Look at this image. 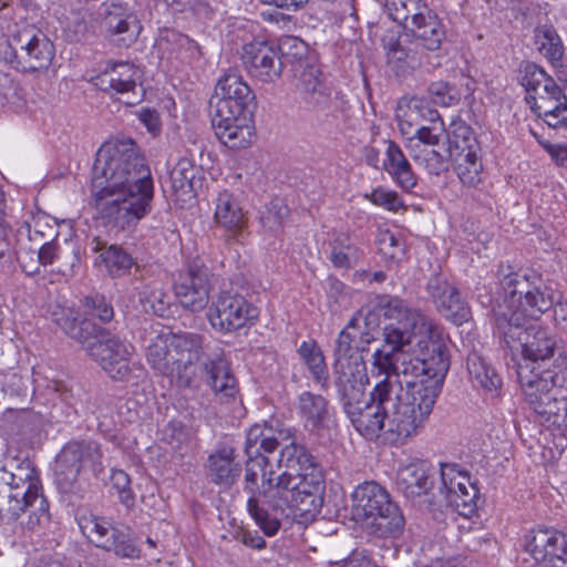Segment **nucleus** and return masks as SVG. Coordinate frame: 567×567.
<instances>
[{
	"mask_svg": "<svg viewBox=\"0 0 567 567\" xmlns=\"http://www.w3.org/2000/svg\"><path fill=\"white\" fill-rule=\"evenodd\" d=\"M379 250L391 260H400L403 256V246L393 233L385 231L380 235Z\"/></svg>",
	"mask_w": 567,
	"mask_h": 567,
	"instance_id": "052dcab7",
	"label": "nucleus"
},
{
	"mask_svg": "<svg viewBox=\"0 0 567 567\" xmlns=\"http://www.w3.org/2000/svg\"><path fill=\"white\" fill-rule=\"evenodd\" d=\"M299 89L306 94L307 102L318 113H322L324 131H331L337 126L336 97H332L331 89L322 80L321 71L313 65H307L300 72L298 79Z\"/></svg>",
	"mask_w": 567,
	"mask_h": 567,
	"instance_id": "2eb2a0df",
	"label": "nucleus"
},
{
	"mask_svg": "<svg viewBox=\"0 0 567 567\" xmlns=\"http://www.w3.org/2000/svg\"><path fill=\"white\" fill-rule=\"evenodd\" d=\"M13 43H9L8 48L13 50L10 63L16 69L37 71L48 68L53 59V44L41 33L23 30L13 38Z\"/></svg>",
	"mask_w": 567,
	"mask_h": 567,
	"instance_id": "4468645a",
	"label": "nucleus"
},
{
	"mask_svg": "<svg viewBox=\"0 0 567 567\" xmlns=\"http://www.w3.org/2000/svg\"><path fill=\"white\" fill-rule=\"evenodd\" d=\"M141 79V71L134 64L113 62L107 63L106 68L93 79V83L111 95L124 96L123 103L126 105H135L142 97L136 91Z\"/></svg>",
	"mask_w": 567,
	"mask_h": 567,
	"instance_id": "dca6fc26",
	"label": "nucleus"
},
{
	"mask_svg": "<svg viewBox=\"0 0 567 567\" xmlns=\"http://www.w3.org/2000/svg\"><path fill=\"white\" fill-rule=\"evenodd\" d=\"M441 480L443 487L440 489V492L445 495L446 501L453 497L454 493H470V487H475L470 483V480L466 475H463L461 472L455 470L454 465H441Z\"/></svg>",
	"mask_w": 567,
	"mask_h": 567,
	"instance_id": "37998d69",
	"label": "nucleus"
},
{
	"mask_svg": "<svg viewBox=\"0 0 567 567\" xmlns=\"http://www.w3.org/2000/svg\"><path fill=\"white\" fill-rule=\"evenodd\" d=\"M471 492H464V494L458 493L446 501L451 506H453L460 515L470 516L476 509L477 502V489L476 487H470Z\"/></svg>",
	"mask_w": 567,
	"mask_h": 567,
	"instance_id": "bf43d9fd",
	"label": "nucleus"
},
{
	"mask_svg": "<svg viewBox=\"0 0 567 567\" xmlns=\"http://www.w3.org/2000/svg\"><path fill=\"white\" fill-rule=\"evenodd\" d=\"M79 527L92 544L102 549L112 544V534L116 529L106 519L96 516L81 518Z\"/></svg>",
	"mask_w": 567,
	"mask_h": 567,
	"instance_id": "a19ab883",
	"label": "nucleus"
},
{
	"mask_svg": "<svg viewBox=\"0 0 567 567\" xmlns=\"http://www.w3.org/2000/svg\"><path fill=\"white\" fill-rule=\"evenodd\" d=\"M196 173L197 168L194 161L188 157H181L171 172L173 187L184 193L193 192Z\"/></svg>",
	"mask_w": 567,
	"mask_h": 567,
	"instance_id": "de8ad7c7",
	"label": "nucleus"
},
{
	"mask_svg": "<svg viewBox=\"0 0 567 567\" xmlns=\"http://www.w3.org/2000/svg\"><path fill=\"white\" fill-rule=\"evenodd\" d=\"M209 269L199 260L192 261L179 271L174 281V292L183 308L192 312L204 310L210 298Z\"/></svg>",
	"mask_w": 567,
	"mask_h": 567,
	"instance_id": "ddd939ff",
	"label": "nucleus"
},
{
	"mask_svg": "<svg viewBox=\"0 0 567 567\" xmlns=\"http://www.w3.org/2000/svg\"><path fill=\"white\" fill-rule=\"evenodd\" d=\"M212 125L218 140L229 148H245L251 142V116L256 96L239 71L228 69L215 86Z\"/></svg>",
	"mask_w": 567,
	"mask_h": 567,
	"instance_id": "39448f33",
	"label": "nucleus"
},
{
	"mask_svg": "<svg viewBox=\"0 0 567 567\" xmlns=\"http://www.w3.org/2000/svg\"><path fill=\"white\" fill-rule=\"evenodd\" d=\"M382 168L403 190H411L417 184V176L401 147L393 141H386Z\"/></svg>",
	"mask_w": 567,
	"mask_h": 567,
	"instance_id": "c85d7f7f",
	"label": "nucleus"
},
{
	"mask_svg": "<svg viewBox=\"0 0 567 567\" xmlns=\"http://www.w3.org/2000/svg\"><path fill=\"white\" fill-rule=\"evenodd\" d=\"M173 351L178 368V386L186 388L192 384L196 375V363L208 361L214 353L208 352L204 338L193 332H172Z\"/></svg>",
	"mask_w": 567,
	"mask_h": 567,
	"instance_id": "f3484780",
	"label": "nucleus"
},
{
	"mask_svg": "<svg viewBox=\"0 0 567 567\" xmlns=\"http://www.w3.org/2000/svg\"><path fill=\"white\" fill-rule=\"evenodd\" d=\"M426 290L437 310L447 320L457 326L468 320L471 311L467 303L461 298L457 288L445 276H432L427 281Z\"/></svg>",
	"mask_w": 567,
	"mask_h": 567,
	"instance_id": "4be33fe9",
	"label": "nucleus"
},
{
	"mask_svg": "<svg viewBox=\"0 0 567 567\" xmlns=\"http://www.w3.org/2000/svg\"><path fill=\"white\" fill-rule=\"evenodd\" d=\"M547 151L557 165L567 167V146L550 145Z\"/></svg>",
	"mask_w": 567,
	"mask_h": 567,
	"instance_id": "338daca9",
	"label": "nucleus"
},
{
	"mask_svg": "<svg viewBox=\"0 0 567 567\" xmlns=\"http://www.w3.org/2000/svg\"><path fill=\"white\" fill-rule=\"evenodd\" d=\"M522 85L526 90V102L530 107L534 106V103H538L551 94L560 96V91H563L543 68L532 62L524 66Z\"/></svg>",
	"mask_w": 567,
	"mask_h": 567,
	"instance_id": "cd10ccee",
	"label": "nucleus"
},
{
	"mask_svg": "<svg viewBox=\"0 0 567 567\" xmlns=\"http://www.w3.org/2000/svg\"><path fill=\"white\" fill-rule=\"evenodd\" d=\"M341 567H378L370 558L361 555H352Z\"/></svg>",
	"mask_w": 567,
	"mask_h": 567,
	"instance_id": "774afa93",
	"label": "nucleus"
},
{
	"mask_svg": "<svg viewBox=\"0 0 567 567\" xmlns=\"http://www.w3.org/2000/svg\"><path fill=\"white\" fill-rule=\"evenodd\" d=\"M525 550L544 567H567V534L538 528L525 537Z\"/></svg>",
	"mask_w": 567,
	"mask_h": 567,
	"instance_id": "a211bd4d",
	"label": "nucleus"
},
{
	"mask_svg": "<svg viewBox=\"0 0 567 567\" xmlns=\"http://www.w3.org/2000/svg\"><path fill=\"white\" fill-rule=\"evenodd\" d=\"M107 31L114 35H123L122 41L133 42L136 40L141 25L135 18H121L116 14L109 13L105 18Z\"/></svg>",
	"mask_w": 567,
	"mask_h": 567,
	"instance_id": "09e8293b",
	"label": "nucleus"
},
{
	"mask_svg": "<svg viewBox=\"0 0 567 567\" xmlns=\"http://www.w3.org/2000/svg\"><path fill=\"white\" fill-rule=\"evenodd\" d=\"M241 473V467L234 460V450L223 447L209 455L208 475L210 480L225 487L231 486Z\"/></svg>",
	"mask_w": 567,
	"mask_h": 567,
	"instance_id": "7c9ffc66",
	"label": "nucleus"
},
{
	"mask_svg": "<svg viewBox=\"0 0 567 567\" xmlns=\"http://www.w3.org/2000/svg\"><path fill=\"white\" fill-rule=\"evenodd\" d=\"M113 487L117 491L121 503L130 508L134 505V494L131 489V478L122 470H114L111 475Z\"/></svg>",
	"mask_w": 567,
	"mask_h": 567,
	"instance_id": "13d9d810",
	"label": "nucleus"
},
{
	"mask_svg": "<svg viewBox=\"0 0 567 567\" xmlns=\"http://www.w3.org/2000/svg\"><path fill=\"white\" fill-rule=\"evenodd\" d=\"M102 457L101 446L95 441H71L65 444L55 460L54 482L58 489L65 495L82 497L79 474L85 468L94 475L102 473Z\"/></svg>",
	"mask_w": 567,
	"mask_h": 567,
	"instance_id": "9b49d317",
	"label": "nucleus"
},
{
	"mask_svg": "<svg viewBox=\"0 0 567 567\" xmlns=\"http://www.w3.org/2000/svg\"><path fill=\"white\" fill-rule=\"evenodd\" d=\"M145 357L156 374L175 380L178 385V363L173 351L172 332L152 338L146 347Z\"/></svg>",
	"mask_w": 567,
	"mask_h": 567,
	"instance_id": "a878e982",
	"label": "nucleus"
},
{
	"mask_svg": "<svg viewBox=\"0 0 567 567\" xmlns=\"http://www.w3.org/2000/svg\"><path fill=\"white\" fill-rule=\"evenodd\" d=\"M358 333H349V330H341L333 350L334 362L350 361L354 358H362L358 354Z\"/></svg>",
	"mask_w": 567,
	"mask_h": 567,
	"instance_id": "3c124183",
	"label": "nucleus"
},
{
	"mask_svg": "<svg viewBox=\"0 0 567 567\" xmlns=\"http://www.w3.org/2000/svg\"><path fill=\"white\" fill-rule=\"evenodd\" d=\"M298 354L310 371L313 380L324 384L328 381V368L324 355L315 340L301 342Z\"/></svg>",
	"mask_w": 567,
	"mask_h": 567,
	"instance_id": "58836bf2",
	"label": "nucleus"
},
{
	"mask_svg": "<svg viewBox=\"0 0 567 567\" xmlns=\"http://www.w3.org/2000/svg\"><path fill=\"white\" fill-rule=\"evenodd\" d=\"M58 245L53 241L45 243L39 250V260L42 265H51L56 256Z\"/></svg>",
	"mask_w": 567,
	"mask_h": 567,
	"instance_id": "69168bd1",
	"label": "nucleus"
},
{
	"mask_svg": "<svg viewBox=\"0 0 567 567\" xmlns=\"http://www.w3.org/2000/svg\"><path fill=\"white\" fill-rule=\"evenodd\" d=\"M427 92L432 102L441 106L454 105L460 100L457 90L443 81L431 83Z\"/></svg>",
	"mask_w": 567,
	"mask_h": 567,
	"instance_id": "5fc2aeb1",
	"label": "nucleus"
},
{
	"mask_svg": "<svg viewBox=\"0 0 567 567\" xmlns=\"http://www.w3.org/2000/svg\"><path fill=\"white\" fill-rule=\"evenodd\" d=\"M412 159L420 166L424 167L431 175L439 176L447 169V151L444 145L439 147H425L421 144L410 146L408 150Z\"/></svg>",
	"mask_w": 567,
	"mask_h": 567,
	"instance_id": "72a5a7b5",
	"label": "nucleus"
},
{
	"mask_svg": "<svg viewBox=\"0 0 567 567\" xmlns=\"http://www.w3.org/2000/svg\"><path fill=\"white\" fill-rule=\"evenodd\" d=\"M259 311L243 296L220 292L207 313L213 329L223 333H231L241 328L251 326L258 319Z\"/></svg>",
	"mask_w": 567,
	"mask_h": 567,
	"instance_id": "f8f14e48",
	"label": "nucleus"
},
{
	"mask_svg": "<svg viewBox=\"0 0 567 567\" xmlns=\"http://www.w3.org/2000/svg\"><path fill=\"white\" fill-rule=\"evenodd\" d=\"M56 324L76 340L89 357L114 381L138 384L146 377L143 365L132 360L133 347L90 319H79L72 310H62Z\"/></svg>",
	"mask_w": 567,
	"mask_h": 567,
	"instance_id": "20e7f679",
	"label": "nucleus"
},
{
	"mask_svg": "<svg viewBox=\"0 0 567 567\" xmlns=\"http://www.w3.org/2000/svg\"><path fill=\"white\" fill-rule=\"evenodd\" d=\"M21 514H27V519L21 522V526L30 532L43 530L50 524L49 502L39 481L29 474L24 477L17 475L1 466L0 518L16 520Z\"/></svg>",
	"mask_w": 567,
	"mask_h": 567,
	"instance_id": "423d86ee",
	"label": "nucleus"
},
{
	"mask_svg": "<svg viewBox=\"0 0 567 567\" xmlns=\"http://www.w3.org/2000/svg\"><path fill=\"white\" fill-rule=\"evenodd\" d=\"M240 542L251 548L262 549L266 547V540L257 532L241 530L238 534Z\"/></svg>",
	"mask_w": 567,
	"mask_h": 567,
	"instance_id": "0e129e2a",
	"label": "nucleus"
},
{
	"mask_svg": "<svg viewBox=\"0 0 567 567\" xmlns=\"http://www.w3.org/2000/svg\"><path fill=\"white\" fill-rule=\"evenodd\" d=\"M90 193L97 217L112 228L131 229L150 214L153 179L132 140L107 142L99 148Z\"/></svg>",
	"mask_w": 567,
	"mask_h": 567,
	"instance_id": "f03ea898",
	"label": "nucleus"
},
{
	"mask_svg": "<svg viewBox=\"0 0 567 567\" xmlns=\"http://www.w3.org/2000/svg\"><path fill=\"white\" fill-rule=\"evenodd\" d=\"M421 44L431 51L437 50L445 37V30L437 16L429 8L405 28Z\"/></svg>",
	"mask_w": 567,
	"mask_h": 567,
	"instance_id": "c756f323",
	"label": "nucleus"
},
{
	"mask_svg": "<svg viewBox=\"0 0 567 567\" xmlns=\"http://www.w3.org/2000/svg\"><path fill=\"white\" fill-rule=\"evenodd\" d=\"M203 370L208 375V384L220 402H228L236 398L237 381L221 353L214 352V357L203 363Z\"/></svg>",
	"mask_w": 567,
	"mask_h": 567,
	"instance_id": "bb28decb",
	"label": "nucleus"
},
{
	"mask_svg": "<svg viewBox=\"0 0 567 567\" xmlns=\"http://www.w3.org/2000/svg\"><path fill=\"white\" fill-rule=\"evenodd\" d=\"M241 60L249 75L260 83H276L281 78L284 65L279 52L266 42L245 44Z\"/></svg>",
	"mask_w": 567,
	"mask_h": 567,
	"instance_id": "6ab92c4d",
	"label": "nucleus"
},
{
	"mask_svg": "<svg viewBox=\"0 0 567 567\" xmlns=\"http://www.w3.org/2000/svg\"><path fill=\"white\" fill-rule=\"evenodd\" d=\"M499 290L493 311L498 333L511 350L513 367L516 363L540 367L557 349L555 336L538 326L525 327V320L538 319L550 310L553 296L534 286L526 272H514L511 267H501Z\"/></svg>",
	"mask_w": 567,
	"mask_h": 567,
	"instance_id": "7ed1b4c3",
	"label": "nucleus"
},
{
	"mask_svg": "<svg viewBox=\"0 0 567 567\" xmlns=\"http://www.w3.org/2000/svg\"><path fill=\"white\" fill-rule=\"evenodd\" d=\"M449 157L463 153L480 152V145L473 130L463 121H454L446 131Z\"/></svg>",
	"mask_w": 567,
	"mask_h": 567,
	"instance_id": "473e14b6",
	"label": "nucleus"
},
{
	"mask_svg": "<svg viewBox=\"0 0 567 567\" xmlns=\"http://www.w3.org/2000/svg\"><path fill=\"white\" fill-rule=\"evenodd\" d=\"M452 159L456 165V174L464 185L474 186L481 182L483 164L478 152L463 153Z\"/></svg>",
	"mask_w": 567,
	"mask_h": 567,
	"instance_id": "79ce46f5",
	"label": "nucleus"
},
{
	"mask_svg": "<svg viewBox=\"0 0 567 567\" xmlns=\"http://www.w3.org/2000/svg\"><path fill=\"white\" fill-rule=\"evenodd\" d=\"M267 457L262 456L261 452H259L258 457L255 456L250 458L247 455L244 489L249 494L247 499L248 513L265 535L274 536L280 527V520L276 517H270L268 511L261 506L262 495L258 494L260 493L261 485H258V473L254 470V466L256 465L262 471V473L266 472L265 466L267 465Z\"/></svg>",
	"mask_w": 567,
	"mask_h": 567,
	"instance_id": "412c9836",
	"label": "nucleus"
},
{
	"mask_svg": "<svg viewBox=\"0 0 567 567\" xmlns=\"http://www.w3.org/2000/svg\"><path fill=\"white\" fill-rule=\"evenodd\" d=\"M84 307L89 316L97 318L102 322H109L113 319V307L104 296L94 295L86 297L84 299Z\"/></svg>",
	"mask_w": 567,
	"mask_h": 567,
	"instance_id": "6e6d98bb",
	"label": "nucleus"
},
{
	"mask_svg": "<svg viewBox=\"0 0 567 567\" xmlns=\"http://www.w3.org/2000/svg\"><path fill=\"white\" fill-rule=\"evenodd\" d=\"M138 296L145 310H150L156 316L164 317L169 309L171 298L159 287L145 285L138 292Z\"/></svg>",
	"mask_w": 567,
	"mask_h": 567,
	"instance_id": "a18cd8bd",
	"label": "nucleus"
},
{
	"mask_svg": "<svg viewBox=\"0 0 567 567\" xmlns=\"http://www.w3.org/2000/svg\"><path fill=\"white\" fill-rule=\"evenodd\" d=\"M375 311L390 322L371 355L372 375H383L369 398L342 408L369 441L404 444L431 414L450 369L441 328L396 297H378Z\"/></svg>",
	"mask_w": 567,
	"mask_h": 567,
	"instance_id": "f257e3e1",
	"label": "nucleus"
},
{
	"mask_svg": "<svg viewBox=\"0 0 567 567\" xmlns=\"http://www.w3.org/2000/svg\"><path fill=\"white\" fill-rule=\"evenodd\" d=\"M289 208L280 198H274L260 210V223L265 230L276 233L284 226Z\"/></svg>",
	"mask_w": 567,
	"mask_h": 567,
	"instance_id": "c03bdc74",
	"label": "nucleus"
},
{
	"mask_svg": "<svg viewBox=\"0 0 567 567\" xmlns=\"http://www.w3.org/2000/svg\"><path fill=\"white\" fill-rule=\"evenodd\" d=\"M530 109L550 127H558L567 122V99L563 91H560V96L551 94L543 101L534 103Z\"/></svg>",
	"mask_w": 567,
	"mask_h": 567,
	"instance_id": "f704fd0d",
	"label": "nucleus"
},
{
	"mask_svg": "<svg viewBox=\"0 0 567 567\" xmlns=\"http://www.w3.org/2000/svg\"><path fill=\"white\" fill-rule=\"evenodd\" d=\"M529 281L536 286L540 291H544L546 293H549L553 296L554 305L550 309H554V318L558 323H561L563 327H567V303L558 301L556 299L555 292L548 288L542 285L540 279L536 276L529 277Z\"/></svg>",
	"mask_w": 567,
	"mask_h": 567,
	"instance_id": "680f3d73",
	"label": "nucleus"
},
{
	"mask_svg": "<svg viewBox=\"0 0 567 567\" xmlns=\"http://www.w3.org/2000/svg\"><path fill=\"white\" fill-rule=\"evenodd\" d=\"M281 446L278 457V467L293 474H300L305 478H311L316 472L323 476L322 468L307 449L296 442V431L284 426L279 422L272 424H255L247 433L245 453L250 458L258 457L259 452L271 453Z\"/></svg>",
	"mask_w": 567,
	"mask_h": 567,
	"instance_id": "0eeeda50",
	"label": "nucleus"
},
{
	"mask_svg": "<svg viewBox=\"0 0 567 567\" xmlns=\"http://www.w3.org/2000/svg\"><path fill=\"white\" fill-rule=\"evenodd\" d=\"M466 365L474 383L487 391H496L501 388V377L477 352L473 351L468 354Z\"/></svg>",
	"mask_w": 567,
	"mask_h": 567,
	"instance_id": "c9c22d12",
	"label": "nucleus"
},
{
	"mask_svg": "<svg viewBox=\"0 0 567 567\" xmlns=\"http://www.w3.org/2000/svg\"><path fill=\"white\" fill-rule=\"evenodd\" d=\"M383 45L389 63L401 64L408 58V50L399 39L390 37L383 40Z\"/></svg>",
	"mask_w": 567,
	"mask_h": 567,
	"instance_id": "e2e57ef3",
	"label": "nucleus"
},
{
	"mask_svg": "<svg viewBox=\"0 0 567 567\" xmlns=\"http://www.w3.org/2000/svg\"><path fill=\"white\" fill-rule=\"evenodd\" d=\"M515 372L525 403L547 427L567 439V396L558 398L545 368L517 362Z\"/></svg>",
	"mask_w": 567,
	"mask_h": 567,
	"instance_id": "1a4fd4ad",
	"label": "nucleus"
},
{
	"mask_svg": "<svg viewBox=\"0 0 567 567\" xmlns=\"http://www.w3.org/2000/svg\"><path fill=\"white\" fill-rule=\"evenodd\" d=\"M193 439L190 429L181 421H169L162 430V441L181 454L188 449Z\"/></svg>",
	"mask_w": 567,
	"mask_h": 567,
	"instance_id": "49530a36",
	"label": "nucleus"
},
{
	"mask_svg": "<svg viewBox=\"0 0 567 567\" xmlns=\"http://www.w3.org/2000/svg\"><path fill=\"white\" fill-rule=\"evenodd\" d=\"M352 514L357 522L381 537H396L404 517L388 491L375 482H364L352 494Z\"/></svg>",
	"mask_w": 567,
	"mask_h": 567,
	"instance_id": "9d476101",
	"label": "nucleus"
},
{
	"mask_svg": "<svg viewBox=\"0 0 567 567\" xmlns=\"http://www.w3.org/2000/svg\"><path fill=\"white\" fill-rule=\"evenodd\" d=\"M111 542L104 550L113 551L120 558L136 559L141 556L140 547L128 533L114 529Z\"/></svg>",
	"mask_w": 567,
	"mask_h": 567,
	"instance_id": "8fccbe9b",
	"label": "nucleus"
},
{
	"mask_svg": "<svg viewBox=\"0 0 567 567\" xmlns=\"http://www.w3.org/2000/svg\"><path fill=\"white\" fill-rule=\"evenodd\" d=\"M396 489L408 499H415L433 488L432 466L427 461L413 458L400 464L395 476Z\"/></svg>",
	"mask_w": 567,
	"mask_h": 567,
	"instance_id": "b1692460",
	"label": "nucleus"
},
{
	"mask_svg": "<svg viewBox=\"0 0 567 567\" xmlns=\"http://www.w3.org/2000/svg\"><path fill=\"white\" fill-rule=\"evenodd\" d=\"M443 127L435 125L426 126L420 125L415 128L414 133L406 140L405 147L410 150V146H416L421 144L425 147H439L441 145Z\"/></svg>",
	"mask_w": 567,
	"mask_h": 567,
	"instance_id": "603ef678",
	"label": "nucleus"
},
{
	"mask_svg": "<svg viewBox=\"0 0 567 567\" xmlns=\"http://www.w3.org/2000/svg\"><path fill=\"white\" fill-rule=\"evenodd\" d=\"M214 223L228 240L239 241L247 228L248 217L238 198L228 190L219 192L215 199Z\"/></svg>",
	"mask_w": 567,
	"mask_h": 567,
	"instance_id": "5701e85b",
	"label": "nucleus"
},
{
	"mask_svg": "<svg viewBox=\"0 0 567 567\" xmlns=\"http://www.w3.org/2000/svg\"><path fill=\"white\" fill-rule=\"evenodd\" d=\"M374 205L381 206L390 212H398L404 207L403 200L395 190L378 187L369 195H365Z\"/></svg>",
	"mask_w": 567,
	"mask_h": 567,
	"instance_id": "4d7b16f0",
	"label": "nucleus"
},
{
	"mask_svg": "<svg viewBox=\"0 0 567 567\" xmlns=\"http://www.w3.org/2000/svg\"><path fill=\"white\" fill-rule=\"evenodd\" d=\"M396 118L402 135H408L409 131L405 130V125H409V127L420 126L422 125L421 121H429L434 124L440 120V114L429 105L425 99L413 96L404 106H399Z\"/></svg>",
	"mask_w": 567,
	"mask_h": 567,
	"instance_id": "2f4dec72",
	"label": "nucleus"
},
{
	"mask_svg": "<svg viewBox=\"0 0 567 567\" xmlns=\"http://www.w3.org/2000/svg\"><path fill=\"white\" fill-rule=\"evenodd\" d=\"M363 252L354 245H334L330 252V261L337 268H352L362 257Z\"/></svg>",
	"mask_w": 567,
	"mask_h": 567,
	"instance_id": "864d4df0",
	"label": "nucleus"
},
{
	"mask_svg": "<svg viewBox=\"0 0 567 567\" xmlns=\"http://www.w3.org/2000/svg\"><path fill=\"white\" fill-rule=\"evenodd\" d=\"M262 495L261 506L270 507L275 512L284 513L291 509L301 516L313 515L321 505L319 492L323 483V476L317 472L311 478H305L300 474L289 471L276 475L274 471L261 474Z\"/></svg>",
	"mask_w": 567,
	"mask_h": 567,
	"instance_id": "6e6552de",
	"label": "nucleus"
},
{
	"mask_svg": "<svg viewBox=\"0 0 567 567\" xmlns=\"http://www.w3.org/2000/svg\"><path fill=\"white\" fill-rule=\"evenodd\" d=\"M384 9L390 19L404 29L422 12H427V6L421 0H385Z\"/></svg>",
	"mask_w": 567,
	"mask_h": 567,
	"instance_id": "ea45409f",
	"label": "nucleus"
},
{
	"mask_svg": "<svg viewBox=\"0 0 567 567\" xmlns=\"http://www.w3.org/2000/svg\"><path fill=\"white\" fill-rule=\"evenodd\" d=\"M536 50L549 62L560 61L564 54V44L553 25H538L534 31Z\"/></svg>",
	"mask_w": 567,
	"mask_h": 567,
	"instance_id": "e433bc0d",
	"label": "nucleus"
},
{
	"mask_svg": "<svg viewBox=\"0 0 567 567\" xmlns=\"http://www.w3.org/2000/svg\"><path fill=\"white\" fill-rule=\"evenodd\" d=\"M298 409L305 426L318 436H323L334 423L329 403L322 395L311 392L301 393Z\"/></svg>",
	"mask_w": 567,
	"mask_h": 567,
	"instance_id": "393cba45",
	"label": "nucleus"
},
{
	"mask_svg": "<svg viewBox=\"0 0 567 567\" xmlns=\"http://www.w3.org/2000/svg\"><path fill=\"white\" fill-rule=\"evenodd\" d=\"M333 383L341 406L364 399L369 375L363 358L333 363Z\"/></svg>",
	"mask_w": 567,
	"mask_h": 567,
	"instance_id": "aec40b11",
	"label": "nucleus"
},
{
	"mask_svg": "<svg viewBox=\"0 0 567 567\" xmlns=\"http://www.w3.org/2000/svg\"><path fill=\"white\" fill-rule=\"evenodd\" d=\"M97 245H100L97 243ZM100 251V258L105 267V270L112 278H120L126 275L134 266V259L121 246L110 245L107 247L94 248Z\"/></svg>",
	"mask_w": 567,
	"mask_h": 567,
	"instance_id": "4c0bfd02",
	"label": "nucleus"
}]
</instances>
